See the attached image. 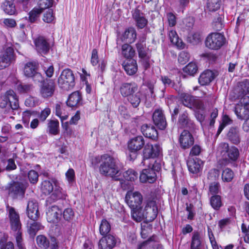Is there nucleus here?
Listing matches in <instances>:
<instances>
[{"mask_svg":"<svg viewBox=\"0 0 249 249\" xmlns=\"http://www.w3.org/2000/svg\"><path fill=\"white\" fill-rule=\"evenodd\" d=\"M111 227L108 222L106 220L103 219L101 221L100 225V233L102 235H107L110 231Z\"/></svg>","mask_w":249,"mask_h":249,"instance_id":"nucleus-48","label":"nucleus"},{"mask_svg":"<svg viewBox=\"0 0 249 249\" xmlns=\"http://www.w3.org/2000/svg\"><path fill=\"white\" fill-rule=\"evenodd\" d=\"M137 34L134 28H129L123 34L121 39L128 43L134 42L136 38Z\"/></svg>","mask_w":249,"mask_h":249,"instance_id":"nucleus-27","label":"nucleus"},{"mask_svg":"<svg viewBox=\"0 0 249 249\" xmlns=\"http://www.w3.org/2000/svg\"><path fill=\"white\" fill-rule=\"evenodd\" d=\"M59 123L57 120H50L47 124V132L52 135L59 133Z\"/></svg>","mask_w":249,"mask_h":249,"instance_id":"nucleus-32","label":"nucleus"},{"mask_svg":"<svg viewBox=\"0 0 249 249\" xmlns=\"http://www.w3.org/2000/svg\"><path fill=\"white\" fill-rule=\"evenodd\" d=\"M125 199L129 206L134 209L140 206L142 201V196L138 192H128L126 195Z\"/></svg>","mask_w":249,"mask_h":249,"instance_id":"nucleus-11","label":"nucleus"},{"mask_svg":"<svg viewBox=\"0 0 249 249\" xmlns=\"http://www.w3.org/2000/svg\"><path fill=\"white\" fill-rule=\"evenodd\" d=\"M141 131L145 137L152 140H155L158 138L157 131L152 124H143L141 127Z\"/></svg>","mask_w":249,"mask_h":249,"instance_id":"nucleus-19","label":"nucleus"},{"mask_svg":"<svg viewBox=\"0 0 249 249\" xmlns=\"http://www.w3.org/2000/svg\"><path fill=\"white\" fill-rule=\"evenodd\" d=\"M53 189V183L49 180H45L42 183L41 190L45 195H49L52 193Z\"/></svg>","mask_w":249,"mask_h":249,"instance_id":"nucleus-50","label":"nucleus"},{"mask_svg":"<svg viewBox=\"0 0 249 249\" xmlns=\"http://www.w3.org/2000/svg\"><path fill=\"white\" fill-rule=\"evenodd\" d=\"M158 211V209L155 198H148L144 208L143 209L145 219L147 221L154 220L157 216Z\"/></svg>","mask_w":249,"mask_h":249,"instance_id":"nucleus-7","label":"nucleus"},{"mask_svg":"<svg viewBox=\"0 0 249 249\" xmlns=\"http://www.w3.org/2000/svg\"><path fill=\"white\" fill-rule=\"evenodd\" d=\"M145 141L142 136L135 137L131 139L128 142V149L133 152L140 150L144 146Z\"/></svg>","mask_w":249,"mask_h":249,"instance_id":"nucleus-16","label":"nucleus"},{"mask_svg":"<svg viewBox=\"0 0 249 249\" xmlns=\"http://www.w3.org/2000/svg\"><path fill=\"white\" fill-rule=\"evenodd\" d=\"M8 236L4 234L0 239V249H14V244L8 241Z\"/></svg>","mask_w":249,"mask_h":249,"instance_id":"nucleus-42","label":"nucleus"},{"mask_svg":"<svg viewBox=\"0 0 249 249\" xmlns=\"http://www.w3.org/2000/svg\"><path fill=\"white\" fill-rule=\"evenodd\" d=\"M141 95L140 92L136 91L128 97V100L134 107H137L139 105L141 102Z\"/></svg>","mask_w":249,"mask_h":249,"instance_id":"nucleus-46","label":"nucleus"},{"mask_svg":"<svg viewBox=\"0 0 249 249\" xmlns=\"http://www.w3.org/2000/svg\"><path fill=\"white\" fill-rule=\"evenodd\" d=\"M147 164H148V168L142 170L140 175V180L142 183H152L157 179L156 172L160 170V165L157 161H153V160Z\"/></svg>","mask_w":249,"mask_h":249,"instance_id":"nucleus-2","label":"nucleus"},{"mask_svg":"<svg viewBox=\"0 0 249 249\" xmlns=\"http://www.w3.org/2000/svg\"><path fill=\"white\" fill-rule=\"evenodd\" d=\"M223 19V16L222 12H221V14L218 13V15H217V13L215 14L212 23L214 29L217 31H220L222 29L223 27V24L222 22Z\"/></svg>","mask_w":249,"mask_h":249,"instance_id":"nucleus-38","label":"nucleus"},{"mask_svg":"<svg viewBox=\"0 0 249 249\" xmlns=\"http://www.w3.org/2000/svg\"><path fill=\"white\" fill-rule=\"evenodd\" d=\"M189 171L193 174L198 173L202 168V161L197 159L190 160L187 162Z\"/></svg>","mask_w":249,"mask_h":249,"instance_id":"nucleus-29","label":"nucleus"},{"mask_svg":"<svg viewBox=\"0 0 249 249\" xmlns=\"http://www.w3.org/2000/svg\"><path fill=\"white\" fill-rule=\"evenodd\" d=\"M239 157V151L237 148L235 146H231L228 151L227 155L225 156L229 160L235 161L237 160Z\"/></svg>","mask_w":249,"mask_h":249,"instance_id":"nucleus-39","label":"nucleus"},{"mask_svg":"<svg viewBox=\"0 0 249 249\" xmlns=\"http://www.w3.org/2000/svg\"><path fill=\"white\" fill-rule=\"evenodd\" d=\"M81 96L78 91L72 93L67 100V105L71 107H74L79 106L81 101Z\"/></svg>","mask_w":249,"mask_h":249,"instance_id":"nucleus-33","label":"nucleus"},{"mask_svg":"<svg viewBox=\"0 0 249 249\" xmlns=\"http://www.w3.org/2000/svg\"><path fill=\"white\" fill-rule=\"evenodd\" d=\"M116 243L115 237L112 235L108 234L100 240L99 247L101 249H112L115 246Z\"/></svg>","mask_w":249,"mask_h":249,"instance_id":"nucleus-18","label":"nucleus"},{"mask_svg":"<svg viewBox=\"0 0 249 249\" xmlns=\"http://www.w3.org/2000/svg\"><path fill=\"white\" fill-rule=\"evenodd\" d=\"M188 40L190 43L196 44L201 40V35L198 32L191 33L188 37Z\"/></svg>","mask_w":249,"mask_h":249,"instance_id":"nucleus-55","label":"nucleus"},{"mask_svg":"<svg viewBox=\"0 0 249 249\" xmlns=\"http://www.w3.org/2000/svg\"><path fill=\"white\" fill-rule=\"evenodd\" d=\"M197 70L196 64L191 62L183 68V71L190 75H194L197 72Z\"/></svg>","mask_w":249,"mask_h":249,"instance_id":"nucleus-49","label":"nucleus"},{"mask_svg":"<svg viewBox=\"0 0 249 249\" xmlns=\"http://www.w3.org/2000/svg\"><path fill=\"white\" fill-rule=\"evenodd\" d=\"M178 124L181 128H193L194 122L189 118L187 112L185 111L179 116Z\"/></svg>","mask_w":249,"mask_h":249,"instance_id":"nucleus-24","label":"nucleus"},{"mask_svg":"<svg viewBox=\"0 0 249 249\" xmlns=\"http://www.w3.org/2000/svg\"><path fill=\"white\" fill-rule=\"evenodd\" d=\"M54 17L52 9L48 11L44 15L43 20L47 23H51L54 20Z\"/></svg>","mask_w":249,"mask_h":249,"instance_id":"nucleus-60","label":"nucleus"},{"mask_svg":"<svg viewBox=\"0 0 249 249\" xmlns=\"http://www.w3.org/2000/svg\"><path fill=\"white\" fill-rule=\"evenodd\" d=\"M201 244V241L200 234L197 232H194L192 238L191 249H199Z\"/></svg>","mask_w":249,"mask_h":249,"instance_id":"nucleus-47","label":"nucleus"},{"mask_svg":"<svg viewBox=\"0 0 249 249\" xmlns=\"http://www.w3.org/2000/svg\"><path fill=\"white\" fill-rule=\"evenodd\" d=\"M216 74L212 71L207 70L200 75L198 82L202 86L209 84L215 77Z\"/></svg>","mask_w":249,"mask_h":249,"instance_id":"nucleus-20","label":"nucleus"},{"mask_svg":"<svg viewBox=\"0 0 249 249\" xmlns=\"http://www.w3.org/2000/svg\"><path fill=\"white\" fill-rule=\"evenodd\" d=\"M55 85L53 80L50 79L44 82L40 89V94L44 98L51 97L54 93Z\"/></svg>","mask_w":249,"mask_h":249,"instance_id":"nucleus-12","label":"nucleus"},{"mask_svg":"<svg viewBox=\"0 0 249 249\" xmlns=\"http://www.w3.org/2000/svg\"><path fill=\"white\" fill-rule=\"evenodd\" d=\"M180 98L184 106L191 107L194 102V97L190 94L186 93H181L180 95Z\"/></svg>","mask_w":249,"mask_h":249,"instance_id":"nucleus-43","label":"nucleus"},{"mask_svg":"<svg viewBox=\"0 0 249 249\" xmlns=\"http://www.w3.org/2000/svg\"><path fill=\"white\" fill-rule=\"evenodd\" d=\"M63 214L64 218L67 221H69L73 218L74 216V213L72 209L68 208L65 209Z\"/></svg>","mask_w":249,"mask_h":249,"instance_id":"nucleus-64","label":"nucleus"},{"mask_svg":"<svg viewBox=\"0 0 249 249\" xmlns=\"http://www.w3.org/2000/svg\"><path fill=\"white\" fill-rule=\"evenodd\" d=\"M226 41V38L223 35L218 33H213L206 37L205 45L210 49L217 50L225 44Z\"/></svg>","mask_w":249,"mask_h":249,"instance_id":"nucleus-3","label":"nucleus"},{"mask_svg":"<svg viewBox=\"0 0 249 249\" xmlns=\"http://www.w3.org/2000/svg\"><path fill=\"white\" fill-rule=\"evenodd\" d=\"M66 107L62 104H57L55 105V115L59 117L62 121L67 119L68 115L65 111Z\"/></svg>","mask_w":249,"mask_h":249,"instance_id":"nucleus-37","label":"nucleus"},{"mask_svg":"<svg viewBox=\"0 0 249 249\" xmlns=\"http://www.w3.org/2000/svg\"><path fill=\"white\" fill-rule=\"evenodd\" d=\"M138 90V87L132 83H124L120 87L121 94L124 97H129Z\"/></svg>","mask_w":249,"mask_h":249,"instance_id":"nucleus-23","label":"nucleus"},{"mask_svg":"<svg viewBox=\"0 0 249 249\" xmlns=\"http://www.w3.org/2000/svg\"><path fill=\"white\" fill-rule=\"evenodd\" d=\"M53 0H39L38 6L40 9L43 11L44 9L49 8L53 5Z\"/></svg>","mask_w":249,"mask_h":249,"instance_id":"nucleus-57","label":"nucleus"},{"mask_svg":"<svg viewBox=\"0 0 249 249\" xmlns=\"http://www.w3.org/2000/svg\"><path fill=\"white\" fill-rule=\"evenodd\" d=\"M139 56L141 58L148 59V49L146 46L144 40H140L136 44Z\"/></svg>","mask_w":249,"mask_h":249,"instance_id":"nucleus-30","label":"nucleus"},{"mask_svg":"<svg viewBox=\"0 0 249 249\" xmlns=\"http://www.w3.org/2000/svg\"><path fill=\"white\" fill-rule=\"evenodd\" d=\"M235 113L237 117L241 120H249V108L248 107L237 104L235 107Z\"/></svg>","mask_w":249,"mask_h":249,"instance_id":"nucleus-25","label":"nucleus"},{"mask_svg":"<svg viewBox=\"0 0 249 249\" xmlns=\"http://www.w3.org/2000/svg\"><path fill=\"white\" fill-rule=\"evenodd\" d=\"M235 90L238 93V98L241 96L249 95V82L240 83Z\"/></svg>","mask_w":249,"mask_h":249,"instance_id":"nucleus-40","label":"nucleus"},{"mask_svg":"<svg viewBox=\"0 0 249 249\" xmlns=\"http://www.w3.org/2000/svg\"><path fill=\"white\" fill-rule=\"evenodd\" d=\"M43 11L38 8H34L29 13V20L31 22H35Z\"/></svg>","mask_w":249,"mask_h":249,"instance_id":"nucleus-56","label":"nucleus"},{"mask_svg":"<svg viewBox=\"0 0 249 249\" xmlns=\"http://www.w3.org/2000/svg\"><path fill=\"white\" fill-rule=\"evenodd\" d=\"M7 105H9L12 110L17 109L19 107L17 96L12 90L7 91L0 97V107L3 108Z\"/></svg>","mask_w":249,"mask_h":249,"instance_id":"nucleus-5","label":"nucleus"},{"mask_svg":"<svg viewBox=\"0 0 249 249\" xmlns=\"http://www.w3.org/2000/svg\"><path fill=\"white\" fill-rule=\"evenodd\" d=\"M47 219L49 222H56L61 214V211L56 206L49 208L46 213Z\"/></svg>","mask_w":249,"mask_h":249,"instance_id":"nucleus-21","label":"nucleus"},{"mask_svg":"<svg viewBox=\"0 0 249 249\" xmlns=\"http://www.w3.org/2000/svg\"><path fill=\"white\" fill-rule=\"evenodd\" d=\"M8 190L9 194L13 198H18L24 196L25 188L21 183L13 182L9 184Z\"/></svg>","mask_w":249,"mask_h":249,"instance_id":"nucleus-10","label":"nucleus"},{"mask_svg":"<svg viewBox=\"0 0 249 249\" xmlns=\"http://www.w3.org/2000/svg\"><path fill=\"white\" fill-rule=\"evenodd\" d=\"M210 203L211 206L214 209H219L222 205L220 196L218 195L212 196L210 199Z\"/></svg>","mask_w":249,"mask_h":249,"instance_id":"nucleus-51","label":"nucleus"},{"mask_svg":"<svg viewBox=\"0 0 249 249\" xmlns=\"http://www.w3.org/2000/svg\"><path fill=\"white\" fill-rule=\"evenodd\" d=\"M94 161L96 163L101 161L99 170L102 175L111 178L115 180H120L121 172L117 160L107 155H104L100 158L95 157Z\"/></svg>","mask_w":249,"mask_h":249,"instance_id":"nucleus-1","label":"nucleus"},{"mask_svg":"<svg viewBox=\"0 0 249 249\" xmlns=\"http://www.w3.org/2000/svg\"><path fill=\"white\" fill-rule=\"evenodd\" d=\"M234 177V174L230 168H226L223 170L222 174V178L224 182H230L232 180Z\"/></svg>","mask_w":249,"mask_h":249,"instance_id":"nucleus-52","label":"nucleus"},{"mask_svg":"<svg viewBox=\"0 0 249 249\" xmlns=\"http://www.w3.org/2000/svg\"><path fill=\"white\" fill-rule=\"evenodd\" d=\"M28 231L30 235L34 236L36 232L40 230L42 226L39 223L33 221L28 223Z\"/></svg>","mask_w":249,"mask_h":249,"instance_id":"nucleus-41","label":"nucleus"},{"mask_svg":"<svg viewBox=\"0 0 249 249\" xmlns=\"http://www.w3.org/2000/svg\"><path fill=\"white\" fill-rule=\"evenodd\" d=\"M160 150V146L158 144L152 145L147 143L143 150V160L142 163L143 165H147V163H150L154 160V158L157 157Z\"/></svg>","mask_w":249,"mask_h":249,"instance_id":"nucleus-6","label":"nucleus"},{"mask_svg":"<svg viewBox=\"0 0 249 249\" xmlns=\"http://www.w3.org/2000/svg\"><path fill=\"white\" fill-rule=\"evenodd\" d=\"M219 174V170L216 169H212L209 172L208 178L211 180H215L218 178Z\"/></svg>","mask_w":249,"mask_h":249,"instance_id":"nucleus-63","label":"nucleus"},{"mask_svg":"<svg viewBox=\"0 0 249 249\" xmlns=\"http://www.w3.org/2000/svg\"><path fill=\"white\" fill-rule=\"evenodd\" d=\"M58 84L60 88L68 90L72 89L74 85V77L72 71L69 69L64 70L58 79Z\"/></svg>","mask_w":249,"mask_h":249,"instance_id":"nucleus-4","label":"nucleus"},{"mask_svg":"<svg viewBox=\"0 0 249 249\" xmlns=\"http://www.w3.org/2000/svg\"><path fill=\"white\" fill-rule=\"evenodd\" d=\"M138 177V173L132 169H129L123 173V177L127 181H134L137 179Z\"/></svg>","mask_w":249,"mask_h":249,"instance_id":"nucleus-45","label":"nucleus"},{"mask_svg":"<svg viewBox=\"0 0 249 249\" xmlns=\"http://www.w3.org/2000/svg\"><path fill=\"white\" fill-rule=\"evenodd\" d=\"M21 229L18 230H13V231L17 232L15 235L16 239L17 244L19 249H23V247L22 245V238L21 236V232L20 231Z\"/></svg>","mask_w":249,"mask_h":249,"instance_id":"nucleus-61","label":"nucleus"},{"mask_svg":"<svg viewBox=\"0 0 249 249\" xmlns=\"http://www.w3.org/2000/svg\"><path fill=\"white\" fill-rule=\"evenodd\" d=\"M6 212L12 230H18L21 229V224L20 221L19 215L15 209L7 205L6 206Z\"/></svg>","mask_w":249,"mask_h":249,"instance_id":"nucleus-9","label":"nucleus"},{"mask_svg":"<svg viewBox=\"0 0 249 249\" xmlns=\"http://www.w3.org/2000/svg\"><path fill=\"white\" fill-rule=\"evenodd\" d=\"M32 116H36V114L34 111H31L30 110L24 111L22 114V120L23 123L28 125Z\"/></svg>","mask_w":249,"mask_h":249,"instance_id":"nucleus-59","label":"nucleus"},{"mask_svg":"<svg viewBox=\"0 0 249 249\" xmlns=\"http://www.w3.org/2000/svg\"><path fill=\"white\" fill-rule=\"evenodd\" d=\"M1 8L4 12L9 15H13L16 12L15 6L13 0H5L2 3Z\"/></svg>","mask_w":249,"mask_h":249,"instance_id":"nucleus-36","label":"nucleus"},{"mask_svg":"<svg viewBox=\"0 0 249 249\" xmlns=\"http://www.w3.org/2000/svg\"><path fill=\"white\" fill-rule=\"evenodd\" d=\"M153 121L154 124L161 130L165 129L167 123L162 110L156 109L153 114Z\"/></svg>","mask_w":249,"mask_h":249,"instance_id":"nucleus-14","label":"nucleus"},{"mask_svg":"<svg viewBox=\"0 0 249 249\" xmlns=\"http://www.w3.org/2000/svg\"><path fill=\"white\" fill-rule=\"evenodd\" d=\"M36 49L41 55L46 54L50 50V44L43 36H39L34 41Z\"/></svg>","mask_w":249,"mask_h":249,"instance_id":"nucleus-13","label":"nucleus"},{"mask_svg":"<svg viewBox=\"0 0 249 249\" xmlns=\"http://www.w3.org/2000/svg\"><path fill=\"white\" fill-rule=\"evenodd\" d=\"M143 209L135 208L133 209L131 212V216L132 218L136 222H141L145 219Z\"/></svg>","mask_w":249,"mask_h":249,"instance_id":"nucleus-44","label":"nucleus"},{"mask_svg":"<svg viewBox=\"0 0 249 249\" xmlns=\"http://www.w3.org/2000/svg\"><path fill=\"white\" fill-rule=\"evenodd\" d=\"M27 213L28 217L33 221H36L39 217L38 204L36 200H30L27 206Z\"/></svg>","mask_w":249,"mask_h":249,"instance_id":"nucleus-17","label":"nucleus"},{"mask_svg":"<svg viewBox=\"0 0 249 249\" xmlns=\"http://www.w3.org/2000/svg\"><path fill=\"white\" fill-rule=\"evenodd\" d=\"M228 137L233 143L238 144L240 142L239 129L237 127L231 128L228 133Z\"/></svg>","mask_w":249,"mask_h":249,"instance_id":"nucleus-35","label":"nucleus"},{"mask_svg":"<svg viewBox=\"0 0 249 249\" xmlns=\"http://www.w3.org/2000/svg\"><path fill=\"white\" fill-rule=\"evenodd\" d=\"M168 36L169 39L173 44L176 45L180 49H183L185 47V44L182 42L181 39H179L176 32L173 30L169 31Z\"/></svg>","mask_w":249,"mask_h":249,"instance_id":"nucleus-31","label":"nucleus"},{"mask_svg":"<svg viewBox=\"0 0 249 249\" xmlns=\"http://www.w3.org/2000/svg\"><path fill=\"white\" fill-rule=\"evenodd\" d=\"M179 142L181 147L186 149L193 145L194 142V139L188 131L184 130L179 136Z\"/></svg>","mask_w":249,"mask_h":249,"instance_id":"nucleus-15","label":"nucleus"},{"mask_svg":"<svg viewBox=\"0 0 249 249\" xmlns=\"http://www.w3.org/2000/svg\"><path fill=\"white\" fill-rule=\"evenodd\" d=\"M38 68V63L36 61H31L27 62L24 66V73L28 77L34 75Z\"/></svg>","mask_w":249,"mask_h":249,"instance_id":"nucleus-28","label":"nucleus"},{"mask_svg":"<svg viewBox=\"0 0 249 249\" xmlns=\"http://www.w3.org/2000/svg\"><path fill=\"white\" fill-rule=\"evenodd\" d=\"M16 56L12 47H7L0 55V70L8 67L15 61Z\"/></svg>","mask_w":249,"mask_h":249,"instance_id":"nucleus-8","label":"nucleus"},{"mask_svg":"<svg viewBox=\"0 0 249 249\" xmlns=\"http://www.w3.org/2000/svg\"><path fill=\"white\" fill-rule=\"evenodd\" d=\"M190 58V54L184 51L181 52L178 56V61L181 64H184L188 62Z\"/></svg>","mask_w":249,"mask_h":249,"instance_id":"nucleus-58","label":"nucleus"},{"mask_svg":"<svg viewBox=\"0 0 249 249\" xmlns=\"http://www.w3.org/2000/svg\"><path fill=\"white\" fill-rule=\"evenodd\" d=\"M123 67L126 73L129 75H134L138 71L137 62L134 59H129L123 62Z\"/></svg>","mask_w":249,"mask_h":249,"instance_id":"nucleus-22","label":"nucleus"},{"mask_svg":"<svg viewBox=\"0 0 249 249\" xmlns=\"http://www.w3.org/2000/svg\"><path fill=\"white\" fill-rule=\"evenodd\" d=\"M36 240L37 245L41 248L47 249L49 247V241L44 235H40L37 236Z\"/></svg>","mask_w":249,"mask_h":249,"instance_id":"nucleus-54","label":"nucleus"},{"mask_svg":"<svg viewBox=\"0 0 249 249\" xmlns=\"http://www.w3.org/2000/svg\"><path fill=\"white\" fill-rule=\"evenodd\" d=\"M51 113V109L46 107L42 110L38 114V118L40 121L44 122Z\"/></svg>","mask_w":249,"mask_h":249,"instance_id":"nucleus-62","label":"nucleus"},{"mask_svg":"<svg viewBox=\"0 0 249 249\" xmlns=\"http://www.w3.org/2000/svg\"><path fill=\"white\" fill-rule=\"evenodd\" d=\"M220 0H208L207 7L210 11L214 12L219 9Z\"/></svg>","mask_w":249,"mask_h":249,"instance_id":"nucleus-53","label":"nucleus"},{"mask_svg":"<svg viewBox=\"0 0 249 249\" xmlns=\"http://www.w3.org/2000/svg\"><path fill=\"white\" fill-rule=\"evenodd\" d=\"M122 54L125 58L132 59L135 55V51L131 45L126 43L122 46Z\"/></svg>","mask_w":249,"mask_h":249,"instance_id":"nucleus-34","label":"nucleus"},{"mask_svg":"<svg viewBox=\"0 0 249 249\" xmlns=\"http://www.w3.org/2000/svg\"><path fill=\"white\" fill-rule=\"evenodd\" d=\"M133 18L134 19L137 26L140 28H143L147 24V20L145 18L142 13L139 10L136 9L133 14Z\"/></svg>","mask_w":249,"mask_h":249,"instance_id":"nucleus-26","label":"nucleus"}]
</instances>
